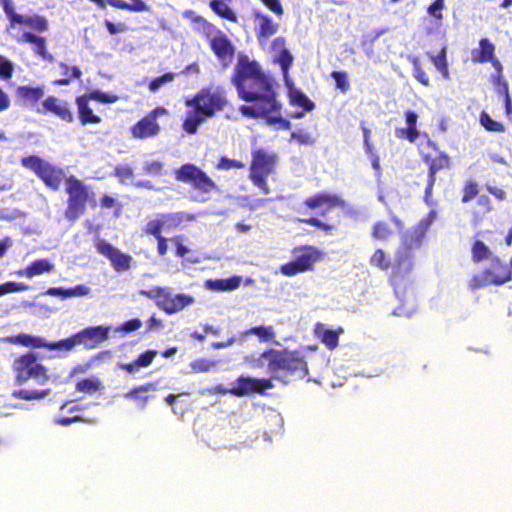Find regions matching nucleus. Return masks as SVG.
<instances>
[{
	"instance_id": "obj_1",
	"label": "nucleus",
	"mask_w": 512,
	"mask_h": 512,
	"mask_svg": "<svg viewBox=\"0 0 512 512\" xmlns=\"http://www.w3.org/2000/svg\"><path fill=\"white\" fill-rule=\"evenodd\" d=\"M250 94L238 93L239 97L249 102V105H242L240 112L247 117L263 118L267 125H278L279 129H290L291 123L282 117V105L276 99L273 79L264 74L252 81Z\"/></svg>"
},
{
	"instance_id": "obj_2",
	"label": "nucleus",
	"mask_w": 512,
	"mask_h": 512,
	"mask_svg": "<svg viewBox=\"0 0 512 512\" xmlns=\"http://www.w3.org/2000/svg\"><path fill=\"white\" fill-rule=\"evenodd\" d=\"M227 104L224 92L220 89H202L193 98L186 100V117L183 129L189 134H195L198 126L217 112L222 111Z\"/></svg>"
},
{
	"instance_id": "obj_3",
	"label": "nucleus",
	"mask_w": 512,
	"mask_h": 512,
	"mask_svg": "<svg viewBox=\"0 0 512 512\" xmlns=\"http://www.w3.org/2000/svg\"><path fill=\"white\" fill-rule=\"evenodd\" d=\"M244 363L251 369H260L267 366L268 372L273 375L281 370L300 371L301 376L307 374V364L297 351L269 349L258 356L245 357Z\"/></svg>"
},
{
	"instance_id": "obj_4",
	"label": "nucleus",
	"mask_w": 512,
	"mask_h": 512,
	"mask_svg": "<svg viewBox=\"0 0 512 512\" xmlns=\"http://www.w3.org/2000/svg\"><path fill=\"white\" fill-rule=\"evenodd\" d=\"M252 157L250 179L264 194H268L267 178L275 171L276 156L261 148L254 150Z\"/></svg>"
},
{
	"instance_id": "obj_5",
	"label": "nucleus",
	"mask_w": 512,
	"mask_h": 512,
	"mask_svg": "<svg viewBox=\"0 0 512 512\" xmlns=\"http://www.w3.org/2000/svg\"><path fill=\"white\" fill-rule=\"evenodd\" d=\"M13 369L16 373V381L19 385L25 384L30 379L34 380L39 385H43L49 379L46 368L32 353L25 354L16 359L13 364Z\"/></svg>"
},
{
	"instance_id": "obj_6",
	"label": "nucleus",
	"mask_w": 512,
	"mask_h": 512,
	"mask_svg": "<svg viewBox=\"0 0 512 512\" xmlns=\"http://www.w3.org/2000/svg\"><path fill=\"white\" fill-rule=\"evenodd\" d=\"M294 260L280 267L285 276H294L298 273L312 270L313 266L322 258V253L315 247H301L293 251Z\"/></svg>"
},
{
	"instance_id": "obj_7",
	"label": "nucleus",
	"mask_w": 512,
	"mask_h": 512,
	"mask_svg": "<svg viewBox=\"0 0 512 512\" xmlns=\"http://www.w3.org/2000/svg\"><path fill=\"white\" fill-rule=\"evenodd\" d=\"M25 168L32 170L47 186L57 190L63 179V170L37 156L25 157L21 160Z\"/></svg>"
},
{
	"instance_id": "obj_8",
	"label": "nucleus",
	"mask_w": 512,
	"mask_h": 512,
	"mask_svg": "<svg viewBox=\"0 0 512 512\" xmlns=\"http://www.w3.org/2000/svg\"><path fill=\"white\" fill-rule=\"evenodd\" d=\"M175 178L178 181L191 184L195 189L205 194L216 188L214 181L193 164H184L176 169Z\"/></svg>"
},
{
	"instance_id": "obj_9",
	"label": "nucleus",
	"mask_w": 512,
	"mask_h": 512,
	"mask_svg": "<svg viewBox=\"0 0 512 512\" xmlns=\"http://www.w3.org/2000/svg\"><path fill=\"white\" fill-rule=\"evenodd\" d=\"M264 74L257 62L242 56L239 58L236 66V75L233 78V83L236 85L238 93L250 94L251 92H249L248 88H250L252 81Z\"/></svg>"
},
{
	"instance_id": "obj_10",
	"label": "nucleus",
	"mask_w": 512,
	"mask_h": 512,
	"mask_svg": "<svg viewBox=\"0 0 512 512\" xmlns=\"http://www.w3.org/2000/svg\"><path fill=\"white\" fill-rule=\"evenodd\" d=\"M66 190L69 194L66 217L75 220L85 209L88 193L82 182L74 176H70L66 180Z\"/></svg>"
},
{
	"instance_id": "obj_11",
	"label": "nucleus",
	"mask_w": 512,
	"mask_h": 512,
	"mask_svg": "<svg viewBox=\"0 0 512 512\" xmlns=\"http://www.w3.org/2000/svg\"><path fill=\"white\" fill-rule=\"evenodd\" d=\"M511 279L510 271L503 266L498 259L492 262L491 268L481 275L475 276L470 281L473 289L487 285H501Z\"/></svg>"
},
{
	"instance_id": "obj_12",
	"label": "nucleus",
	"mask_w": 512,
	"mask_h": 512,
	"mask_svg": "<svg viewBox=\"0 0 512 512\" xmlns=\"http://www.w3.org/2000/svg\"><path fill=\"white\" fill-rule=\"evenodd\" d=\"M271 388H273V384L269 379H256L241 376L230 388V391L233 395L244 396L253 392L263 393L266 389Z\"/></svg>"
},
{
	"instance_id": "obj_13",
	"label": "nucleus",
	"mask_w": 512,
	"mask_h": 512,
	"mask_svg": "<svg viewBox=\"0 0 512 512\" xmlns=\"http://www.w3.org/2000/svg\"><path fill=\"white\" fill-rule=\"evenodd\" d=\"M436 219V212L431 211L426 218L422 219L418 226L402 236V246L405 250H411L420 246L427 230Z\"/></svg>"
},
{
	"instance_id": "obj_14",
	"label": "nucleus",
	"mask_w": 512,
	"mask_h": 512,
	"mask_svg": "<svg viewBox=\"0 0 512 512\" xmlns=\"http://www.w3.org/2000/svg\"><path fill=\"white\" fill-rule=\"evenodd\" d=\"M210 45L218 59L224 66H227L234 54L232 44L227 37L219 30L213 29V32L209 36Z\"/></svg>"
},
{
	"instance_id": "obj_15",
	"label": "nucleus",
	"mask_w": 512,
	"mask_h": 512,
	"mask_svg": "<svg viewBox=\"0 0 512 512\" xmlns=\"http://www.w3.org/2000/svg\"><path fill=\"white\" fill-rule=\"evenodd\" d=\"M97 250L100 254L106 256L111 261L113 267L117 271H124L129 269L132 257L122 253L108 242L104 240L98 241Z\"/></svg>"
},
{
	"instance_id": "obj_16",
	"label": "nucleus",
	"mask_w": 512,
	"mask_h": 512,
	"mask_svg": "<svg viewBox=\"0 0 512 512\" xmlns=\"http://www.w3.org/2000/svg\"><path fill=\"white\" fill-rule=\"evenodd\" d=\"M255 32L261 46H265L271 36L277 33L279 24L269 16L259 11H254Z\"/></svg>"
},
{
	"instance_id": "obj_17",
	"label": "nucleus",
	"mask_w": 512,
	"mask_h": 512,
	"mask_svg": "<svg viewBox=\"0 0 512 512\" xmlns=\"http://www.w3.org/2000/svg\"><path fill=\"white\" fill-rule=\"evenodd\" d=\"M194 301L193 296L189 294H173L171 290L167 288L164 302L160 303V309L167 314H175L192 305Z\"/></svg>"
},
{
	"instance_id": "obj_18",
	"label": "nucleus",
	"mask_w": 512,
	"mask_h": 512,
	"mask_svg": "<svg viewBox=\"0 0 512 512\" xmlns=\"http://www.w3.org/2000/svg\"><path fill=\"white\" fill-rule=\"evenodd\" d=\"M110 326L88 327L78 332L80 342L86 348H95L109 337Z\"/></svg>"
},
{
	"instance_id": "obj_19",
	"label": "nucleus",
	"mask_w": 512,
	"mask_h": 512,
	"mask_svg": "<svg viewBox=\"0 0 512 512\" xmlns=\"http://www.w3.org/2000/svg\"><path fill=\"white\" fill-rule=\"evenodd\" d=\"M305 205L310 209H318L322 214L337 206H343L344 201L335 194L319 193L306 199Z\"/></svg>"
},
{
	"instance_id": "obj_20",
	"label": "nucleus",
	"mask_w": 512,
	"mask_h": 512,
	"mask_svg": "<svg viewBox=\"0 0 512 512\" xmlns=\"http://www.w3.org/2000/svg\"><path fill=\"white\" fill-rule=\"evenodd\" d=\"M160 126L148 116L131 127V134L136 139L152 138L159 134Z\"/></svg>"
},
{
	"instance_id": "obj_21",
	"label": "nucleus",
	"mask_w": 512,
	"mask_h": 512,
	"mask_svg": "<svg viewBox=\"0 0 512 512\" xmlns=\"http://www.w3.org/2000/svg\"><path fill=\"white\" fill-rule=\"evenodd\" d=\"M285 85L288 89V97L291 105L302 107L305 111L313 110L314 103L302 91L294 86L289 77H286Z\"/></svg>"
},
{
	"instance_id": "obj_22",
	"label": "nucleus",
	"mask_w": 512,
	"mask_h": 512,
	"mask_svg": "<svg viewBox=\"0 0 512 512\" xmlns=\"http://www.w3.org/2000/svg\"><path fill=\"white\" fill-rule=\"evenodd\" d=\"M315 336L324 343L328 349L332 350L338 345V337L343 333V329L331 330L325 324L318 323L315 326Z\"/></svg>"
},
{
	"instance_id": "obj_23",
	"label": "nucleus",
	"mask_w": 512,
	"mask_h": 512,
	"mask_svg": "<svg viewBox=\"0 0 512 512\" xmlns=\"http://www.w3.org/2000/svg\"><path fill=\"white\" fill-rule=\"evenodd\" d=\"M21 40L32 44L34 46L33 50L35 54L42 58L44 61H54L53 55L46 50V39L44 37H40L29 32H24L22 34Z\"/></svg>"
},
{
	"instance_id": "obj_24",
	"label": "nucleus",
	"mask_w": 512,
	"mask_h": 512,
	"mask_svg": "<svg viewBox=\"0 0 512 512\" xmlns=\"http://www.w3.org/2000/svg\"><path fill=\"white\" fill-rule=\"evenodd\" d=\"M43 107L46 111L52 112L62 120L67 122H71L73 120V115L70 112L67 103L62 100L55 97H48L43 102Z\"/></svg>"
},
{
	"instance_id": "obj_25",
	"label": "nucleus",
	"mask_w": 512,
	"mask_h": 512,
	"mask_svg": "<svg viewBox=\"0 0 512 512\" xmlns=\"http://www.w3.org/2000/svg\"><path fill=\"white\" fill-rule=\"evenodd\" d=\"M54 264L48 261L47 259H37L32 262L25 269H21L16 272L18 276H24L27 278H33L35 276L41 275L43 273H49L53 271Z\"/></svg>"
},
{
	"instance_id": "obj_26",
	"label": "nucleus",
	"mask_w": 512,
	"mask_h": 512,
	"mask_svg": "<svg viewBox=\"0 0 512 512\" xmlns=\"http://www.w3.org/2000/svg\"><path fill=\"white\" fill-rule=\"evenodd\" d=\"M16 24L25 25L35 31L45 32L48 30V21L39 15H19L14 16V26Z\"/></svg>"
},
{
	"instance_id": "obj_27",
	"label": "nucleus",
	"mask_w": 512,
	"mask_h": 512,
	"mask_svg": "<svg viewBox=\"0 0 512 512\" xmlns=\"http://www.w3.org/2000/svg\"><path fill=\"white\" fill-rule=\"evenodd\" d=\"M494 50V45L488 39H482L479 48L472 50L471 59L476 63L489 62L494 56Z\"/></svg>"
},
{
	"instance_id": "obj_28",
	"label": "nucleus",
	"mask_w": 512,
	"mask_h": 512,
	"mask_svg": "<svg viewBox=\"0 0 512 512\" xmlns=\"http://www.w3.org/2000/svg\"><path fill=\"white\" fill-rule=\"evenodd\" d=\"M241 282V276H233L227 279L207 280L205 286L213 291H232L237 289Z\"/></svg>"
},
{
	"instance_id": "obj_29",
	"label": "nucleus",
	"mask_w": 512,
	"mask_h": 512,
	"mask_svg": "<svg viewBox=\"0 0 512 512\" xmlns=\"http://www.w3.org/2000/svg\"><path fill=\"white\" fill-rule=\"evenodd\" d=\"M89 100L90 99H89L88 95L78 97L76 100L79 114H80V119H81L82 124H84V125L88 124V123L96 124L101 121L100 117L95 115L93 113L92 109L88 106Z\"/></svg>"
},
{
	"instance_id": "obj_30",
	"label": "nucleus",
	"mask_w": 512,
	"mask_h": 512,
	"mask_svg": "<svg viewBox=\"0 0 512 512\" xmlns=\"http://www.w3.org/2000/svg\"><path fill=\"white\" fill-rule=\"evenodd\" d=\"M16 96L26 103H36L44 96L43 87L19 86L16 90Z\"/></svg>"
},
{
	"instance_id": "obj_31",
	"label": "nucleus",
	"mask_w": 512,
	"mask_h": 512,
	"mask_svg": "<svg viewBox=\"0 0 512 512\" xmlns=\"http://www.w3.org/2000/svg\"><path fill=\"white\" fill-rule=\"evenodd\" d=\"M231 1L232 0H210V7L222 18L237 22V16L229 6Z\"/></svg>"
},
{
	"instance_id": "obj_32",
	"label": "nucleus",
	"mask_w": 512,
	"mask_h": 512,
	"mask_svg": "<svg viewBox=\"0 0 512 512\" xmlns=\"http://www.w3.org/2000/svg\"><path fill=\"white\" fill-rule=\"evenodd\" d=\"M249 335H255L258 337L260 342H269L273 341L276 337V332L273 326H258L252 327L244 332H242L241 336L246 337Z\"/></svg>"
},
{
	"instance_id": "obj_33",
	"label": "nucleus",
	"mask_w": 512,
	"mask_h": 512,
	"mask_svg": "<svg viewBox=\"0 0 512 512\" xmlns=\"http://www.w3.org/2000/svg\"><path fill=\"white\" fill-rule=\"evenodd\" d=\"M155 390H156V386L152 383H148V384L141 385V386H138V387L132 389L131 391L127 392L124 395V397L126 399H134L138 403L139 407L143 409L146 405L148 397L147 396L143 397L141 395V393L155 391Z\"/></svg>"
},
{
	"instance_id": "obj_34",
	"label": "nucleus",
	"mask_w": 512,
	"mask_h": 512,
	"mask_svg": "<svg viewBox=\"0 0 512 512\" xmlns=\"http://www.w3.org/2000/svg\"><path fill=\"white\" fill-rule=\"evenodd\" d=\"M449 163H450V159L445 154H441L440 156H438L432 160L431 165H430V175H429L430 180H429L428 187L426 189V197H428L431 193L435 173L443 168L448 167Z\"/></svg>"
},
{
	"instance_id": "obj_35",
	"label": "nucleus",
	"mask_w": 512,
	"mask_h": 512,
	"mask_svg": "<svg viewBox=\"0 0 512 512\" xmlns=\"http://www.w3.org/2000/svg\"><path fill=\"white\" fill-rule=\"evenodd\" d=\"M393 234L394 229L385 221H377L371 229L372 237L378 241H387Z\"/></svg>"
},
{
	"instance_id": "obj_36",
	"label": "nucleus",
	"mask_w": 512,
	"mask_h": 512,
	"mask_svg": "<svg viewBox=\"0 0 512 512\" xmlns=\"http://www.w3.org/2000/svg\"><path fill=\"white\" fill-rule=\"evenodd\" d=\"M59 68L61 69L62 79L56 80L54 83L57 85H68L72 79H79L82 75V72L79 67L72 66L69 67L65 63H59Z\"/></svg>"
},
{
	"instance_id": "obj_37",
	"label": "nucleus",
	"mask_w": 512,
	"mask_h": 512,
	"mask_svg": "<svg viewBox=\"0 0 512 512\" xmlns=\"http://www.w3.org/2000/svg\"><path fill=\"white\" fill-rule=\"evenodd\" d=\"M174 217L175 216L173 215H163L160 219H154L149 221L146 225V233L151 234L157 237L158 239L159 237H161L160 233L165 223L168 222L169 220H174Z\"/></svg>"
},
{
	"instance_id": "obj_38",
	"label": "nucleus",
	"mask_w": 512,
	"mask_h": 512,
	"mask_svg": "<svg viewBox=\"0 0 512 512\" xmlns=\"http://www.w3.org/2000/svg\"><path fill=\"white\" fill-rule=\"evenodd\" d=\"M50 390H29V389H20L18 391L13 392V397L23 399V400H39L46 397L49 394Z\"/></svg>"
},
{
	"instance_id": "obj_39",
	"label": "nucleus",
	"mask_w": 512,
	"mask_h": 512,
	"mask_svg": "<svg viewBox=\"0 0 512 512\" xmlns=\"http://www.w3.org/2000/svg\"><path fill=\"white\" fill-rule=\"evenodd\" d=\"M472 256L474 261L479 262L489 259L491 252L482 241L476 240L472 246Z\"/></svg>"
},
{
	"instance_id": "obj_40",
	"label": "nucleus",
	"mask_w": 512,
	"mask_h": 512,
	"mask_svg": "<svg viewBox=\"0 0 512 512\" xmlns=\"http://www.w3.org/2000/svg\"><path fill=\"white\" fill-rule=\"evenodd\" d=\"M370 264L381 270H387L390 267V260L382 249H377L370 258Z\"/></svg>"
},
{
	"instance_id": "obj_41",
	"label": "nucleus",
	"mask_w": 512,
	"mask_h": 512,
	"mask_svg": "<svg viewBox=\"0 0 512 512\" xmlns=\"http://www.w3.org/2000/svg\"><path fill=\"white\" fill-rule=\"evenodd\" d=\"M76 345H81L78 333L74 334L70 338L61 340L56 343H50L49 349H64L67 351L72 350Z\"/></svg>"
},
{
	"instance_id": "obj_42",
	"label": "nucleus",
	"mask_w": 512,
	"mask_h": 512,
	"mask_svg": "<svg viewBox=\"0 0 512 512\" xmlns=\"http://www.w3.org/2000/svg\"><path fill=\"white\" fill-rule=\"evenodd\" d=\"M435 67L442 73L443 77L449 78L448 63L446 60V47H443L437 56L431 57Z\"/></svg>"
},
{
	"instance_id": "obj_43",
	"label": "nucleus",
	"mask_w": 512,
	"mask_h": 512,
	"mask_svg": "<svg viewBox=\"0 0 512 512\" xmlns=\"http://www.w3.org/2000/svg\"><path fill=\"white\" fill-rule=\"evenodd\" d=\"M481 125L488 131L502 132L504 131V125L498 121L493 120L488 113L482 112L480 115Z\"/></svg>"
},
{
	"instance_id": "obj_44",
	"label": "nucleus",
	"mask_w": 512,
	"mask_h": 512,
	"mask_svg": "<svg viewBox=\"0 0 512 512\" xmlns=\"http://www.w3.org/2000/svg\"><path fill=\"white\" fill-rule=\"evenodd\" d=\"M410 62L413 65V74L414 77L423 85L427 86L429 84V77L421 68V63L418 57L410 56Z\"/></svg>"
},
{
	"instance_id": "obj_45",
	"label": "nucleus",
	"mask_w": 512,
	"mask_h": 512,
	"mask_svg": "<svg viewBox=\"0 0 512 512\" xmlns=\"http://www.w3.org/2000/svg\"><path fill=\"white\" fill-rule=\"evenodd\" d=\"M77 390L86 393H94L101 388V382L97 378L85 379L77 383Z\"/></svg>"
},
{
	"instance_id": "obj_46",
	"label": "nucleus",
	"mask_w": 512,
	"mask_h": 512,
	"mask_svg": "<svg viewBox=\"0 0 512 512\" xmlns=\"http://www.w3.org/2000/svg\"><path fill=\"white\" fill-rule=\"evenodd\" d=\"M277 62L280 64L284 81L286 82V77H288V69L293 62V56L288 50H282L277 57Z\"/></svg>"
},
{
	"instance_id": "obj_47",
	"label": "nucleus",
	"mask_w": 512,
	"mask_h": 512,
	"mask_svg": "<svg viewBox=\"0 0 512 512\" xmlns=\"http://www.w3.org/2000/svg\"><path fill=\"white\" fill-rule=\"evenodd\" d=\"M166 291H167V288L156 287V288L150 289L148 291L141 290L140 293L142 295L147 296L150 299H153L155 301L156 305L160 308V303L164 302Z\"/></svg>"
},
{
	"instance_id": "obj_48",
	"label": "nucleus",
	"mask_w": 512,
	"mask_h": 512,
	"mask_svg": "<svg viewBox=\"0 0 512 512\" xmlns=\"http://www.w3.org/2000/svg\"><path fill=\"white\" fill-rule=\"evenodd\" d=\"M88 97L90 100L99 101L101 103H115L118 101V96L111 94V93H105L99 90L92 91L88 94Z\"/></svg>"
},
{
	"instance_id": "obj_49",
	"label": "nucleus",
	"mask_w": 512,
	"mask_h": 512,
	"mask_svg": "<svg viewBox=\"0 0 512 512\" xmlns=\"http://www.w3.org/2000/svg\"><path fill=\"white\" fill-rule=\"evenodd\" d=\"M29 289V286L19 282H6L0 285V297L8 293L22 292Z\"/></svg>"
},
{
	"instance_id": "obj_50",
	"label": "nucleus",
	"mask_w": 512,
	"mask_h": 512,
	"mask_svg": "<svg viewBox=\"0 0 512 512\" xmlns=\"http://www.w3.org/2000/svg\"><path fill=\"white\" fill-rule=\"evenodd\" d=\"M115 175L123 184H128L133 180L134 177L132 168L127 165L117 166L115 168Z\"/></svg>"
},
{
	"instance_id": "obj_51",
	"label": "nucleus",
	"mask_w": 512,
	"mask_h": 512,
	"mask_svg": "<svg viewBox=\"0 0 512 512\" xmlns=\"http://www.w3.org/2000/svg\"><path fill=\"white\" fill-rule=\"evenodd\" d=\"M290 141H296L300 145H312L315 142L312 135L303 130L292 132Z\"/></svg>"
},
{
	"instance_id": "obj_52",
	"label": "nucleus",
	"mask_w": 512,
	"mask_h": 512,
	"mask_svg": "<svg viewBox=\"0 0 512 512\" xmlns=\"http://www.w3.org/2000/svg\"><path fill=\"white\" fill-rule=\"evenodd\" d=\"M331 76L336 82V87L342 92H346L349 89V82L345 72L335 71L332 72Z\"/></svg>"
},
{
	"instance_id": "obj_53",
	"label": "nucleus",
	"mask_w": 512,
	"mask_h": 512,
	"mask_svg": "<svg viewBox=\"0 0 512 512\" xmlns=\"http://www.w3.org/2000/svg\"><path fill=\"white\" fill-rule=\"evenodd\" d=\"M174 77H175V75L173 73H166L163 76L154 79L153 81H151V83L149 85L150 91H152V92L157 91L164 84L172 82L174 80Z\"/></svg>"
},
{
	"instance_id": "obj_54",
	"label": "nucleus",
	"mask_w": 512,
	"mask_h": 512,
	"mask_svg": "<svg viewBox=\"0 0 512 512\" xmlns=\"http://www.w3.org/2000/svg\"><path fill=\"white\" fill-rule=\"evenodd\" d=\"M444 2L445 0H435V2L428 7V14L438 20H441L443 18L442 10L445 8Z\"/></svg>"
},
{
	"instance_id": "obj_55",
	"label": "nucleus",
	"mask_w": 512,
	"mask_h": 512,
	"mask_svg": "<svg viewBox=\"0 0 512 512\" xmlns=\"http://www.w3.org/2000/svg\"><path fill=\"white\" fill-rule=\"evenodd\" d=\"M13 64L5 57L0 56V75L4 79H9L12 76Z\"/></svg>"
},
{
	"instance_id": "obj_56",
	"label": "nucleus",
	"mask_w": 512,
	"mask_h": 512,
	"mask_svg": "<svg viewBox=\"0 0 512 512\" xmlns=\"http://www.w3.org/2000/svg\"><path fill=\"white\" fill-rule=\"evenodd\" d=\"M141 326H142L141 320H139V319H132V320H129V321L125 322L121 326H119L116 329V331H123L125 333H130V332H133V331H136V330L140 329Z\"/></svg>"
},
{
	"instance_id": "obj_57",
	"label": "nucleus",
	"mask_w": 512,
	"mask_h": 512,
	"mask_svg": "<svg viewBox=\"0 0 512 512\" xmlns=\"http://www.w3.org/2000/svg\"><path fill=\"white\" fill-rule=\"evenodd\" d=\"M245 165L237 160L234 159H228L226 157L221 158L218 168L222 170H229L233 168H243Z\"/></svg>"
},
{
	"instance_id": "obj_58",
	"label": "nucleus",
	"mask_w": 512,
	"mask_h": 512,
	"mask_svg": "<svg viewBox=\"0 0 512 512\" xmlns=\"http://www.w3.org/2000/svg\"><path fill=\"white\" fill-rule=\"evenodd\" d=\"M157 355V351L155 350H149L145 352L144 354L140 355L138 357L137 364L139 367H147L151 364L155 356Z\"/></svg>"
},
{
	"instance_id": "obj_59",
	"label": "nucleus",
	"mask_w": 512,
	"mask_h": 512,
	"mask_svg": "<svg viewBox=\"0 0 512 512\" xmlns=\"http://www.w3.org/2000/svg\"><path fill=\"white\" fill-rule=\"evenodd\" d=\"M143 169L146 174L160 175L163 169V164L159 161L147 162Z\"/></svg>"
},
{
	"instance_id": "obj_60",
	"label": "nucleus",
	"mask_w": 512,
	"mask_h": 512,
	"mask_svg": "<svg viewBox=\"0 0 512 512\" xmlns=\"http://www.w3.org/2000/svg\"><path fill=\"white\" fill-rule=\"evenodd\" d=\"M3 9L7 17L9 18L11 25L10 27H14V16H19L20 14L14 11L13 2L11 0H2Z\"/></svg>"
},
{
	"instance_id": "obj_61",
	"label": "nucleus",
	"mask_w": 512,
	"mask_h": 512,
	"mask_svg": "<svg viewBox=\"0 0 512 512\" xmlns=\"http://www.w3.org/2000/svg\"><path fill=\"white\" fill-rule=\"evenodd\" d=\"M190 366H191L192 370L195 372H207L211 369L213 364L206 360L199 359V360L193 361L190 364Z\"/></svg>"
},
{
	"instance_id": "obj_62",
	"label": "nucleus",
	"mask_w": 512,
	"mask_h": 512,
	"mask_svg": "<svg viewBox=\"0 0 512 512\" xmlns=\"http://www.w3.org/2000/svg\"><path fill=\"white\" fill-rule=\"evenodd\" d=\"M477 193H478L477 185L472 182L468 183L464 188V194H463L462 201L463 202L471 201L474 197H476Z\"/></svg>"
},
{
	"instance_id": "obj_63",
	"label": "nucleus",
	"mask_w": 512,
	"mask_h": 512,
	"mask_svg": "<svg viewBox=\"0 0 512 512\" xmlns=\"http://www.w3.org/2000/svg\"><path fill=\"white\" fill-rule=\"evenodd\" d=\"M262 3L278 16L284 13L283 7L279 0H261Z\"/></svg>"
},
{
	"instance_id": "obj_64",
	"label": "nucleus",
	"mask_w": 512,
	"mask_h": 512,
	"mask_svg": "<svg viewBox=\"0 0 512 512\" xmlns=\"http://www.w3.org/2000/svg\"><path fill=\"white\" fill-rule=\"evenodd\" d=\"M90 293V288L86 285H77L69 288V297H83Z\"/></svg>"
}]
</instances>
